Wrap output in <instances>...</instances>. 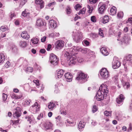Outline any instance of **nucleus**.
<instances>
[{
    "label": "nucleus",
    "mask_w": 132,
    "mask_h": 132,
    "mask_svg": "<svg viewBox=\"0 0 132 132\" xmlns=\"http://www.w3.org/2000/svg\"><path fill=\"white\" fill-rule=\"evenodd\" d=\"M65 123L67 126H72L73 125L74 122H71L69 120H67L65 122Z\"/></svg>",
    "instance_id": "nucleus-31"
},
{
    "label": "nucleus",
    "mask_w": 132,
    "mask_h": 132,
    "mask_svg": "<svg viewBox=\"0 0 132 132\" xmlns=\"http://www.w3.org/2000/svg\"><path fill=\"white\" fill-rule=\"evenodd\" d=\"M124 98L125 97L122 94H121L119 97L116 99V101L118 104H121V105L122 104Z\"/></svg>",
    "instance_id": "nucleus-15"
},
{
    "label": "nucleus",
    "mask_w": 132,
    "mask_h": 132,
    "mask_svg": "<svg viewBox=\"0 0 132 132\" xmlns=\"http://www.w3.org/2000/svg\"><path fill=\"white\" fill-rule=\"evenodd\" d=\"M19 46L21 48H24L27 45V43L25 41L21 40L19 42Z\"/></svg>",
    "instance_id": "nucleus-23"
},
{
    "label": "nucleus",
    "mask_w": 132,
    "mask_h": 132,
    "mask_svg": "<svg viewBox=\"0 0 132 132\" xmlns=\"http://www.w3.org/2000/svg\"><path fill=\"white\" fill-rule=\"evenodd\" d=\"M33 70V68L30 67L27 68L26 69V71L27 72H32Z\"/></svg>",
    "instance_id": "nucleus-38"
},
{
    "label": "nucleus",
    "mask_w": 132,
    "mask_h": 132,
    "mask_svg": "<svg viewBox=\"0 0 132 132\" xmlns=\"http://www.w3.org/2000/svg\"><path fill=\"white\" fill-rule=\"evenodd\" d=\"M21 110L19 107H17L14 110V112L13 115V117L15 118L19 117L21 114Z\"/></svg>",
    "instance_id": "nucleus-9"
},
{
    "label": "nucleus",
    "mask_w": 132,
    "mask_h": 132,
    "mask_svg": "<svg viewBox=\"0 0 132 132\" xmlns=\"http://www.w3.org/2000/svg\"><path fill=\"white\" fill-rule=\"evenodd\" d=\"M36 24L38 27L43 28V30H45L46 29V23L41 19H39L37 20Z\"/></svg>",
    "instance_id": "nucleus-6"
},
{
    "label": "nucleus",
    "mask_w": 132,
    "mask_h": 132,
    "mask_svg": "<svg viewBox=\"0 0 132 132\" xmlns=\"http://www.w3.org/2000/svg\"><path fill=\"white\" fill-rule=\"evenodd\" d=\"M64 45V42L62 40H59L56 43V47L57 49H61Z\"/></svg>",
    "instance_id": "nucleus-14"
},
{
    "label": "nucleus",
    "mask_w": 132,
    "mask_h": 132,
    "mask_svg": "<svg viewBox=\"0 0 132 132\" xmlns=\"http://www.w3.org/2000/svg\"><path fill=\"white\" fill-rule=\"evenodd\" d=\"M7 95L6 94L3 93L2 94V98L3 101H5L6 100L7 98Z\"/></svg>",
    "instance_id": "nucleus-44"
},
{
    "label": "nucleus",
    "mask_w": 132,
    "mask_h": 132,
    "mask_svg": "<svg viewBox=\"0 0 132 132\" xmlns=\"http://www.w3.org/2000/svg\"><path fill=\"white\" fill-rule=\"evenodd\" d=\"M106 6L105 4H103L98 8V11L100 13L102 14L105 11Z\"/></svg>",
    "instance_id": "nucleus-16"
},
{
    "label": "nucleus",
    "mask_w": 132,
    "mask_h": 132,
    "mask_svg": "<svg viewBox=\"0 0 132 132\" xmlns=\"http://www.w3.org/2000/svg\"><path fill=\"white\" fill-rule=\"evenodd\" d=\"M81 7V5L79 4H77L75 6V8L76 10L77 11L78 10V9L79 8H80Z\"/></svg>",
    "instance_id": "nucleus-46"
},
{
    "label": "nucleus",
    "mask_w": 132,
    "mask_h": 132,
    "mask_svg": "<svg viewBox=\"0 0 132 132\" xmlns=\"http://www.w3.org/2000/svg\"><path fill=\"white\" fill-rule=\"evenodd\" d=\"M97 110V107L95 105H93L92 109V111L94 113Z\"/></svg>",
    "instance_id": "nucleus-43"
},
{
    "label": "nucleus",
    "mask_w": 132,
    "mask_h": 132,
    "mask_svg": "<svg viewBox=\"0 0 132 132\" xmlns=\"http://www.w3.org/2000/svg\"><path fill=\"white\" fill-rule=\"evenodd\" d=\"M49 24L51 28H55L57 26L56 22L53 20H51L49 21Z\"/></svg>",
    "instance_id": "nucleus-22"
},
{
    "label": "nucleus",
    "mask_w": 132,
    "mask_h": 132,
    "mask_svg": "<svg viewBox=\"0 0 132 132\" xmlns=\"http://www.w3.org/2000/svg\"><path fill=\"white\" fill-rule=\"evenodd\" d=\"M82 37V34L81 32H77L76 33V35L73 36V38L75 41L78 43L81 41Z\"/></svg>",
    "instance_id": "nucleus-7"
},
{
    "label": "nucleus",
    "mask_w": 132,
    "mask_h": 132,
    "mask_svg": "<svg viewBox=\"0 0 132 132\" xmlns=\"http://www.w3.org/2000/svg\"><path fill=\"white\" fill-rule=\"evenodd\" d=\"M107 86L104 84H102L100 87L97 92L95 97L98 101H103L108 93Z\"/></svg>",
    "instance_id": "nucleus-1"
},
{
    "label": "nucleus",
    "mask_w": 132,
    "mask_h": 132,
    "mask_svg": "<svg viewBox=\"0 0 132 132\" xmlns=\"http://www.w3.org/2000/svg\"><path fill=\"white\" fill-rule=\"evenodd\" d=\"M87 78V75L82 73H79L78 76L77 77L76 79L77 80H84L85 81H87L86 78Z\"/></svg>",
    "instance_id": "nucleus-12"
},
{
    "label": "nucleus",
    "mask_w": 132,
    "mask_h": 132,
    "mask_svg": "<svg viewBox=\"0 0 132 132\" xmlns=\"http://www.w3.org/2000/svg\"><path fill=\"white\" fill-rule=\"evenodd\" d=\"M33 82L37 86H38H38L39 85V80H34Z\"/></svg>",
    "instance_id": "nucleus-50"
},
{
    "label": "nucleus",
    "mask_w": 132,
    "mask_h": 132,
    "mask_svg": "<svg viewBox=\"0 0 132 132\" xmlns=\"http://www.w3.org/2000/svg\"><path fill=\"white\" fill-rule=\"evenodd\" d=\"M130 39V37L129 36L127 35H125L122 39L121 41L122 42L126 43L128 42Z\"/></svg>",
    "instance_id": "nucleus-24"
},
{
    "label": "nucleus",
    "mask_w": 132,
    "mask_h": 132,
    "mask_svg": "<svg viewBox=\"0 0 132 132\" xmlns=\"http://www.w3.org/2000/svg\"><path fill=\"white\" fill-rule=\"evenodd\" d=\"M129 22L130 23L132 24V18H129L128 20L127 21L126 23Z\"/></svg>",
    "instance_id": "nucleus-55"
},
{
    "label": "nucleus",
    "mask_w": 132,
    "mask_h": 132,
    "mask_svg": "<svg viewBox=\"0 0 132 132\" xmlns=\"http://www.w3.org/2000/svg\"><path fill=\"white\" fill-rule=\"evenodd\" d=\"M40 106L37 102H35L32 105L30 108L34 112L36 113L39 111L40 110Z\"/></svg>",
    "instance_id": "nucleus-10"
},
{
    "label": "nucleus",
    "mask_w": 132,
    "mask_h": 132,
    "mask_svg": "<svg viewBox=\"0 0 132 132\" xmlns=\"http://www.w3.org/2000/svg\"><path fill=\"white\" fill-rule=\"evenodd\" d=\"M91 21L93 22H95L96 21V17L95 16H92L91 18Z\"/></svg>",
    "instance_id": "nucleus-47"
},
{
    "label": "nucleus",
    "mask_w": 132,
    "mask_h": 132,
    "mask_svg": "<svg viewBox=\"0 0 132 132\" xmlns=\"http://www.w3.org/2000/svg\"><path fill=\"white\" fill-rule=\"evenodd\" d=\"M87 7L89 9V10L88 11V12L89 13H92L93 10V7H90V6L89 5H87Z\"/></svg>",
    "instance_id": "nucleus-36"
},
{
    "label": "nucleus",
    "mask_w": 132,
    "mask_h": 132,
    "mask_svg": "<svg viewBox=\"0 0 132 132\" xmlns=\"http://www.w3.org/2000/svg\"><path fill=\"white\" fill-rule=\"evenodd\" d=\"M43 128L45 130H47L51 128L53 126L52 124L50 122H47L43 124Z\"/></svg>",
    "instance_id": "nucleus-13"
},
{
    "label": "nucleus",
    "mask_w": 132,
    "mask_h": 132,
    "mask_svg": "<svg viewBox=\"0 0 132 132\" xmlns=\"http://www.w3.org/2000/svg\"><path fill=\"white\" fill-rule=\"evenodd\" d=\"M5 55L3 54L0 53V64L3 63L5 60Z\"/></svg>",
    "instance_id": "nucleus-25"
},
{
    "label": "nucleus",
    "mask_w": 132,
    "mask_h": 132,
    "mask_svg": "<svg viewBox=\"0 0 132 132\" xmlns=\"http://www.w3.org/2000/svg\"><path fill=\"white\" fill-rule=\"evenodd\" d=\"M112 79L114 81L117 82L118 80V76L116 75H115L112 77Z\"/></svg>",
    "instance_id": "nucleus-39"
},
{
    "label": "nucleus",
    "mask_w": 132,
    "mask_h": 132,
    "mask_svg": "<svg viewBox=\"0 0 132 132\" xmlns=\"http://www.w3.org/2000/svg\"><path fill=\"white\" fill-rule=\"evenodd\" d=\"M104 114L106 116H110L111 115V112L106 111L104 112Z\"/></svg>",
    "instance_id": "nucleus-41"
},
{
    "label": "nucleus",
    "mask_w": 132,
    "mask_h": 132,
    "mask_svg": "<svg viewBox=\"0 0 132 132\" xmlns=\"http://www.w3.org/2000/svg\"><path fill=\"white\" fill-rule=\"evenodd\" d=\"M51 48V45L50 44H48L47 46V50L48 51H49L50 50Z\"/></svg>",
    "instance_id": "nucleus-60"
},
{
    "label": "nucleus",
    "mask_w": 132,
    "mask_h": 132,
    "mask_svg": "<svg viewBox=\"0 0 132 132\" xmlns=\"http://www.w3.org/2000/svg\"><path fill=\"white\" fill-rule=\"evenodd\" d=\"M0 30L3 32L5 31L6 30V27L4 26H2L1 27Z\"/></svg>",
    "instance_id": "nucleus-51"
},
{
    "label": "nucleus",
    "mask_w": 132,
    "mask_h": 132,
    "mask_svg": "<svg viewBox=\"0 0 132 132\" xmlns=\"http://www.w3.org/2000/svg\"><path fill=\"white\" fill-rule=\"evenodd\" d=\"M123 63L126 68L128 66H132V55L130 54L127 56L126 59L124 60Z\"/></svg>",
    "instance_id": "nucleus-4"
},
{
    "label": "nucleus",
    "mask_w": 132,
    "mask_h": 132,
    "mask_svg": "<svg viewBox=\"0 0 132 132\" xmlns=\"http://www.w3.org/2000/svg\"><path fill=\"white\" fill-rule=\"evenodd\" d=\"M75 46H73L71 48H68L65 50L63 52V53L64 55L65 56L67 55H74L76 52L75 48Z\"/></svg>",
    "instance_id": "nucleus-3"
},
{
    "label": "nucleus",
    "mask_w": 132,
    "mask_h": 132,
    "mask_svg": "<svg viewBox=\"0 0 132 132\" xmlns=\"http://www.w3.org/2000/svg\"><path fill=\"white\" fill-rule=\"evenodd\" d=\"M10 62L9 61H7L5 64V67L6 68H8L9 67L10 65Z\"/></svg>",
    "instance_id": "nucleus-52"
},
{
    "label": "nucleus",
    "mask_w": 132,
    "mask_h": 132,
    "mask_svg": "<svg viewBox=\"0 0 132 132\" xmlns=\"http://www.w3.org/2000/svg\"><path fill=\"white\" fill-rule=\"evenodd\" d=\"M110 125L109 124H108V125H106L105 127V129L107 130H109L110 129Z\"/></svg>",
    "instance_id": "nucleus-57"
},
{
    "label": "nucleus",
    "mask_w": 132,
    "mask_h": 132,
    "mask_svg": "<svg viewBox=\"0 0 132 132\" xmlns=\"http://www.w3.org/2000/svg\"><path fill=\"white\" fill-rule=\"evenodd\" d=\"M109 18L108 15H105L103 19V23H107L109 21Z\"/></svg>",
    "instance_id": "nucleus-30"
},
{
    "label": "nucleus",
    "mask_w": 132,
    "mask_h": 132,
    "mask_svg": "<svg viewBox=\"0 0 132 132\" xmlns=\"http://www.w3.org/2000/svg\"><path fill=\"white\" fill-rule=\"evenodd\" d=\"M55 2H53L51 3H50L49 4L48 6L49 7H50L52 6H53V5H55Z\"/></svg>",
    "instance_id": "nucleus-58"
},
{
    "label": "nucleus",
    "mask_w": 132,
    "mask_h": 132,
    "mask_svg": "<svg viewBox=\"0 0 132 132\" xmlns=\"http://www.w3.org/2000/svg\"><path fill=\"white\" fill-rule=\"evenodd\" d=\"M110 15H112L115 14L117 12V9L115 6H113L110 10Z\"/></svg>",
    "instance_id": "nucleus-28"
},
{
    "label": "nucleus",
    "mask_w": 132,
    "mask_h": 132,
    "mask_svg": "<svg viewBox=\"0 0 132 132\" xmlns=\"http://www.w3.org/2000/svg\"><path fill=\"white\" fill-rule=\"evenodd\" d=\"M65 72L64 70L61 69L59 71L57 72V77L59 78H60L62 77L63 74Z\"/></svg>",
    "instance_id": "nucleus-26"
},
{
    "label": "nucleus",
    "mask_w": 132,
    "mask_h": 132,
    "mask_svg": "<svg viewBox=\"0 0 132 132\" xmlns=\"http://www.w3.org/2000/svg\"><path fill=\"white\" fill-rule=\"evenodd\" d=\"M89 49L87 48H82V52L83 53H86L89 51Z\"/></svg>",
    "instance_id": "nucleus-42"
},
{
    "label": "nucleus",
    "mask_w": 132,
    "mask_h": 132,
    "mask_svg": "<svg viewBox=\"0 0 132 132\" xmlns=\"http://www.w3.org/2000/svg\"><path fill=\"white\" fill-rule=\"evenodd\" d=\"M123 13L122 12H119L117 14V16L118 17L120 18H122L123 16Z\"/></svg>",
    "instance_id": "nucleus-40"
},
{
    "label": "nucleus",
    "mask_w": 132,
    "mask_h": 132,
    "mask_svg": "<svg viewBox=\"0 0 132 132\" xmlns=\"http://www.w3.org/2000/svg\"><path fill=\"white\" fill-rule=\"evenodd\" d=\"M55 106V105L54 103L51 102L49 104L48 107L49 109L52 110Z\"/></svg>",
    "instance_id": "nucleus-32"
},
{
    "label": "nucleus",
    "mask_w": 132,
    "mask_h": 132,
    "mask_svg": "<svg viewBox=\"0 0 132 132\" xmlns=\"http://www.w3.org/2000/svg\"><path fill=\"white\" fill-rule=\"evenodd\" d=\"M26 2V1H20V2L19 7H22V6L24 5V4Z\"/></svg>",
    "instance_id": "nucleus-37"
},
{
    "label": "nucleus",
    "mask_w": 132,
    "mask_h": 132,
    "mask_svg": "<svg viewBox=\"0 0 132 132\" xmlns=\"http://www.w3.org/2000/svg\"><path fill=\"white\" fill-rule=\"evenodd\" d=\"M97 122L95 121H93L92 122V124L93 126H95L97 124Z\"/></svg>",
    "instance_id": "nucleus-63"
},
{
    "label": "nucleus",
    "mask_w": 132,
    "mask_h": 132,
    "mask_svg": "<svg viewBox=\"0 0 132 132\" xmlns=\"http://www.w3.org/2000/svg\"><path fill=\"white\" fill-rule=\"evenodd\" d=\"M11 97L15 99H16V95H15L13 93L11 95Z\"/></svg>",
    "instance_id": "nucleus-61"
},
{
    "label": "nucleus",
    "mask_w": 132,
    "mask_h": 132,
    "mask_svg": "<svg viewBox=\"0 0 132 132\" xmlns=\"http://www.w3.org/2000/svg\"><path fill=\"white\" fill-rule=\"evenodd\" d=\"M75 48L76 50V52L77 51H82V48L78 46L76 47L75 46Z\"/></svg>",
    "instance_id": "nucleus-49"
},
{
    "label": "nucleus",
    "mask_w": 132,
    "mask_h": 132,
    "mask_svg": "<svg viewBox=\"0 0 132 132\" xmlns=\"http://www.w3.org/2000/svg\"><path fill=\"white\" fill-rule=\"evenodd\" d=\"M46 39V37L45 36H43L42 38L41 39V41L42 42H45Z\"/></svg>",
    "instance_id": "nucleus-56"
},
{
    "label": "nucleus",
    "mask_w": 132,
    "mask_h": 132,
    "mask_svg": "<svg viewBox=\"0 0 132 132\" xmlns=\"http://www.w3.org/2000/svg\"><path fill=\"white\" fill-rule=\"evenodd\" d=\"M66 11L67 14H70L72 12V11L70 7L69 6H67L66 8Z\"/></svg>",
    "instance_id": "nucleus-33"
},
{
    "label": "nucleus",
    "mask_w": 132,
    "mask_h": 132,
    "mask_svg": "<svg viewBox=\"0 0 132 132\" xmlns=\"http://www.w3.org/2000/svg\"><path fill=\"white\" fill-rule=\"evenodd\" d=\"M129 106L130 109L132 110V100H131V102Z\"/></svg>",
    "instance_id": "nucleus-64"
},
{
    "label": "nucleus",
    "mask_w": 132,
    "mask_h": 132,
    "mask_svg": "<svg viewBox=\"0 0 132 132\" xmlns=\"http://www.w3.org/2000/svg\"><path fill=\"white\" fill-rule=\"evenodd\" d=\"M49 61L52 64L55 65L58 63V59L56 55L52 53L50 54Z\"/></svg>",
    "instance_id": "nucleus-5"
},
{
    "label": "nucleus",
    "mask_w": 132,
    "mask_h": 132,
    "mask_svg": "<svg viewBox=\"0 0 132 132\" xmlns=\"http://www.w3.org/2000/svg\"><path fill=\"white\" fill-rule=\"evenodd\" d=\"M120 65V62L117 60L114 59L112 62V68L115 69L118 68Z\"/></svg>",
    "instance_id": "nucleus-11"
},
{
    "label": "nucleus",
    "mask_w": 132,
    "mask_h": 132,
    "mask_svg": "<svg viewBox=\"0 0 132 132\" xmlns=\"http://www.w3.org/2000/svg\"><path fill=\"white\" fill-rule=\"evenodd\" d=\"M31 102V101L29 99H27L25 101L26 104L28 105H29L30 104Z\"/></svg>",
    "instance_id": "nucleus-53"
},
{
    "label": "nucleus",
    "mask_w": 132,
    "mask_h": 132,
    "mask_svg": "<svg viewBox=\"0 0 132 132\" xmlns=\"http://www.w3.org/2000/svg\"><path fill=\"white\" fill-rule=\"evenodd\" d=\"M90 4H94L96 3L97 1H89Z\"/></svg>",
    "instance_id": "nucleus-62"
},
{
    "label": "nucleus",
    "mask_w": 132,
    "mask_h": 132,
    "mask_svg": "<svg viewBox=\"0 0 132 132\" xmlns=\"http://www.w3.org/2000/svg\"><path fill=\"white\" fill-rule=\"evenodd\" d=\"M30 13L28 12H27L26 10L23 11L22 14V15L23 17H26L27 18H28L29 16Z\"/></svg>",
    "instance_id": "nucleus-29"
},
{
    "label": "nucleus",
    "mask_w": 132,
    "mask_h": 132,
    "mask_svg": "<svg viewBox=\"0 0 132 132\" xmlns=\"http://www.w3.org/2000/svg\"><path fill=\"white\" fill-rule=\"evenodd\" d=\"M86 10V9L85 8H83L81 10H80L79 12L78 13V14L79 15H80L81 14H84L85 13Z\"/></svg>",
    "instance_id": "nucleus-35"
},
{
    "label": "nucleus",
    "mask_w": 132,
    "mask_h": 132,
    "mask_svg": "<svg viewBox=\"0 0 132 132\" xmlns=\"http://www.w3.org/2000/svg\"><path fill=\"white\" fill-rule=\"evenodd\" d=\"M84 42L86 46H88L89 45L90 43L87 40H84L83 41L82 43H83Z\"/></svg>",
    "instance_id": "nucleus-54"
},
{
    "label": "nucleus",
    "mask_w": 132,
    "mask_h": 132,
    "mask_svg": "<svg viewBox=\"0 0 132 132\" xmlns=\"http://www.w3.org/2000/svg\"><path fill=\"white\" fill-rule=\"evenodd\" d=\"M64 76L67 79V81L68 82H70L72 80V76L71 73H67L65 74Z\"/></svg>",
    "instance_id": "nucleus-17"
},
{
    "label": "nucleus",
    "mask_w": 132,
    "mask_h": 132,
    "mask_svg": "<svg viewBox=\"0 0 132 132\" xmlns=\"http://www.w3.org/2000/svg\"><path fill=\"white\" fill-rule=\"evenodd\" d=\"M77 62L81 63L82 62L84 61V60L82 58L80 57H79L78 58H77Z\"/></svg>",
    "instance_id": "nucleus-45"
},
{
    "label": "nucleus",
    "mask_w": 132,
    "mask_h": 132,
    "mask_svg": "<svg viewBox=\"0 0 132 132\" xmlns=\"http://www.w3.org/2000/svg\"><path fill=\"white\" fill-rule=\"evenodd\" d=\"M100 75L102 78L104 79H107L109 76V72L105 68L102 69L100 72Z\"/></svg>",
    "instance_id": "nucleus-8"
},
{
    "label": "nucleus",
    "mask_w": 132,
    "mask_h": 132,
    "mask_svg": "<svg viewBox=\"0 0 132 132\" xmlns=\"http://www.w3.org/2000/svg\"><path fill=\"white\" fill-rule=\"evenodd\" d=\"M67 58V62L70 66L75 64L77 62V57L74 55H67L65 56Z\"/></svg>",
    "instance_id": "nucleus-2"
},
{
    "label": "nucleus",
    "mask_w": 132,
    "mask_h": 132,
    "mask_svg": "<svg viewBox=\"0 0 132 132\" xmlns=\"http://www.w3.org/2000/svg\"><path fill=\"white\" fill-rule=\"evenodd\" d=\"M35 3L36 4L40 5L41 9L44 7V2L43 1H35Z\"/></svg>",
    "instance_id": "nucleus-27"
},
{
    "label": "nucleus",
    "mask_w": 132,
    "mask_h": 132,
    "mask_svg": "<svg viewBox=\"0 0 132 132\" xmlns=\"http://www.w3.org/2000/svg\"><path fill=\"white\" fill-rule=\"evenodd\" d=\"M86 124L85 122L83 120H81L79 122L78 125V127L79 129H81L84 128Z\"/></svg>",
    "instance_id": "nucleus-21"
},
{
    "label": "nucleus",
    "mask_w": 132,
    "mask_h": 132,
    "mask_svg": "<svg viewBox=\"0 0 132 132\" xmlns=\"http://www.w3.org/2000/svg\"><path fill=\"white\" fill-rule=\"evenodd\" d=\"M100 50L102 54L104 55L107 56L109 54V52L105 47H102L101 48Z\"/></svg>",
    "instance_id": "nucleus-20"
},
{
    "label": "nucleus",
    "mask_w": 132,
    "mask_h": 132,
    "mask_svg": "<svg viewBox=\"0 0 132 132\" xmlns=\"http://www.w3.org/2000/svg\"><path fill=\"white\" fill-rule=\"evenodd\" d=\"M26 119L30 123H31L32 121L31 117L28 116L26 118Z\"/></svg>",
    "instance_id": "nucleus-48"
},
{
    "label": "nucleus",
    "mask_w": 132,
    "mask_h": 132,
    "mask_svg": "<svg viewBox=\"0 0 132 132\" xmlns=\"http://www.w3.org/2000/svg\"><path fill=\"white\" fill-rule=\"evenodd\" d=\"M46 52V50L44 49H42L40 50V52L42 53H44Z\"/></svg>",
    "instance_id": "nucleus-59"
},
{
    "label": "nucleus",
    "mask_w": 132,
    "mask_h": 132,
    "mask_svg": "<svg viewBox=\"0 0 132 132\" xmlns=\"http://www.w3.org/2000/svg\"><path fill=\"white\" fill-rule=\"evenodd\" d=\"M21 36L23 38L27 40L30 37L29 35L28 34L26 31H23L21 34Z\"/></svg>",
    "instance_id": "nucleus-19"
},
{
    "label": "nucleus",
    "mask_w": 132,
    "mask_h": 132,
    "mask_svg": "<svg viewBox=\"0 0 132 132\" xmlns=\"http://www.w3.org/2000/svg\"><path fill=\"white\" fill-rule=\"evenodd\" d=\"M98 35L101 38H103L104 37L103 31L100 28L99 29Z\"/></svg>",
    "instance_id": "nucleus-34"
},
{
    "label": "nucleus",
    "mask_w": 132,
    "mask_h": 132,
    "mask_svg": "<svg viewBox=\"0 0 132 132\" xmlns=\"http://www.w3.org/2000/svg\"><path fill=\"white\" fill-rule=\"evenodd\" d=\"M39 39L38 37H34L31 39V43H30L31 44L34 45L38 43Z\"/></svg>",
    "instance_id": "nucleus-18"
}]
</instances>
